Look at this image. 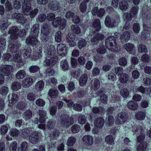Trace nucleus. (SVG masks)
I'll return each mask as SVG.
<instances>
[{"label": "nucleus", "mask_w": 151, "mask_h": 151, "mask_svg": "<svg viewBox=\"0 0 151 151\" xmlns=\"http://www.w3.org/2000/svg\"><path fill=\"white\" fill-rule=\"evenodd\" d=\"M29 36L26 40V43L32 46L36 45L38 43L37 37L39 33V25L36 24L31 29Z\"/></svg>", "instance_id": "obj_1"}, {"label": "nucleus", "mask_w": 151, "mask_h": 151, "mask_svg": "<svg viewBox=\"0 0 151 151\" xmlns=\"http://www.w3.org/2000/svg\"><path fill=\"white\" fill-rule=\"evenodd\" d=\"M116 35L115 37L113 36H109L105 40V44L106 47L109 50L113 51L118 52L120 49L118 45L116 42Z\"/></svg>", "instance_id": "obj_2"}, {"label": "nucleus", "mask_w": 151, "mask_h": 151, "mask_svg": "<svg viewBox=\"0 0 151 151\" xmlns=\"http://www.w3.org/2000/svg\"><path fill=\"white\" fill-rule=\"evenodd\" d=\"M22 10L23 13L25 15H30L31 18L34 17L38 12L37 9H35L32 11L31 7V2L30 0H24L22 2Z\"/></svg>", "instance_id": "obj_3"}, {"label": "nucleus", "mask_w": 151, "mask_h": 151, "mask_svg": "<svg viewBox=\"0 0 151 151\" xmlns=\"http://www.w3.org/2000/svg\"><path fill=\"white\" fill-rule=\"evenodd\" d=\"M74 122L73 118L66 114L62 115L60 117V123L64 127H68Z\"/></svg>", "instance_id": "obj_4"}, {"label": "nucleus", "mask_w": 151, "mask_h": 151, "mask_svg": "<svg viewBox=\"0 0 151 151\" xmlns=\"http://www.w3.org/2000/svg\"><path fill=\"white\" fill-rule=\"evenodd\" d=\"M128 118V114L126 112L119 113L116 116L115 123L118 125L123 124L127 121Z\"/></svg>", "instance_id": "obj_5"}, {"label": "nucleus", "mask_w": 151, "mask_h": 151, "mask_svg": "<svg viewBox=\"0 0 151 151\" xmlns=\"http://www.w3.org/2000/svg\"><path fill=\"white\" fill-rule=\"evenodd\" d=\"M66 20L65 19H61L60 17L55 18L52 22L53 26L55 27L60 26L61 29H63L66 26Z\"/></svg>", "instance_id": "obj_6"}, {"label": "nucleus", "mask_w": 151, "mask_h": 151, "mask_svg": "<svg viewBox=\"0 0 151 151\" xmlns=\"http://www.w3.org/2000/svg\"><path fill=\"white\" fill-rule=\"evenodd\" d=\"M13 69V66L9 65H2L0 68V70L2 74L6 76L9 75Z\"/></svg>", "instance_id": "obj_7"}, {"label": "nucleus", "mask_w": 151, "mask_h": 151, "mask_svg": "<svg viewBox=\"0 0 151 151\" xmlns=\"http://www.w3.org/2000/svg\"><path fill=\"white\" fill-rule=\"evenodd\" d=\"M18 28L16 26L10 27L8 31V34L11 35L10 38L12 40H16L18 38V34L17 32L19 31Z\"/></svg>", "instance_id": "obj_8"}, {"label": "nucleus", "mask_w": 151, "mask_h": 151, "mask_svg": "<svg viewBox=\"0 0 151 151\" xmlns=\"http://www.w3.org/2000/svg\"><path fill=\"white\" fill-rule=\"evenodd\" d=\"M48 58H47L43 62L44 65L45 66H52L57 61L58 57L56 56Z\"/></svg>", "instance_id": "obj_9"}, {"label": "nucleus", "mask_w": 151, "mask_h": 151, "mask_svg": "<svg viewBox=\"0 0 151 151\" xmlns=\"http://www.w3.org/2000/svg\"><path fill=\"white\" fill-rule=\"evenodd\" d=\"M48 7L54 11L60 10L61 8V4L60 3L56 1H51L48 4Z\"/></svg>", "instance_id": "obj_10"}, {"label": "nucleus", "mask_w": 151, "mask_h": 151, "mask_svg": "<svg viewBox=\"0 0 151 151\" xmlns=\"http://www.w3.org/2000/svg\"><path fill=\"white\" fill-rule=\"evenodd\" d=\"M58 52L60 55H65L67 53V48L65 44L60 43L57 44Z\"/></svg>", "instance_id": "obj_11"}, {"label": "nucleus", "mask_w": 151, "mask_h": 151, "mask_svg": "<svg viewBox=\"0 0 151 151\" xmlns=\"http://www.w3.org/2000/svg\"><path fill=\"white\" fill-rule=\"evenodd\" d=\"M39 136L38 134L36 132H33L29 137V142L33 144H36L38 142Z\"/></svg>", "instance_id": "obj_12"}, {"label": "nucleus", "mask_w": 151, "mask_h": 151, "mask_svg": "<svg viewBox=\"0 0 151 151\" xmlns=\"http://www.w3.org/2000/svg\"><path fill=\"white\" fill-rule=\"evenodd\" d=\"M51 30L49 24L43 23L41 28V33L44 36H47L50 33Z\"/></svg>", "instance_id": "obj_13"}, {"label": "nucleus", "mask_w": 151, "mask_h": 151, "mask_svg": "<svg viewBox=\"0 0 151 151\" xmlns=\"http://www.w3.org/2000/svg\"><path fill=\"white\" fill-rule=\"evenodd\" d=\"M82 140L84 144L86 146H91L93 142V137L89 135L84 136L83 137Z\"/></svg>", "instance_id": "obj_14"}, {"label": "nucleus", "mask_w": 151, "mask_h": 151, "mask_svg": "<svg viewBox=\"0 0 151 151\" xmlns=\"http://www.w3.org/2000/svg\"><path fill=\"white\" fill-rule=\"evenodd\" d=\"M66 40L67 42L69 43V44L70 47H73L76 45V36L73 34H71L67 36Z\"/></svg>", "instance_id": "obj_15"}, {"label": "nucleus", "mask_w": 151, "mask_h": 151, "mask_svg": "<svg viewBox=\"0 0 151 151\" xmlns=\"http://www.w3.org/2000/svg\"><path fill=\"white\" fill-rule=\"evenodd\" d=\"M33 82V79L32 78L27 77L23 80L22 82V86L25 88H28L32 85Z\"/></svg>", "instance_id": "obj_16"}, {"label": "nucleus", "mask_w": 151, "mask_h": 151, "mask_svg": "<svg viewBox=\"0 0 151 151\" xmlns=\"http://www.w3.org/2000/svg\"><path fill=\"white\" fill-rule=\"evenodd\" d=\"M20 46L21 45L17 42L12 44L10 41L9 47V50L12 52H17Z\"/></svg>", "instance_id": "obj_17"}, {"label": "nucleus", "mask_w": 151, "mask_h": 151, "mask_svg": "<svg viewBox=\"0 0 151 151\" xmlns=\"http://www.w3.org/2000/svg\"><path fill=\"white\" fill-rule=\"evenodd\" d=\"M116 23V21L113 19H111L109 16H106L105 21L106 25L108 27H112L114 26Z\"/></svg>", "instance_id": "obj_18"}, {"label": "nucleus", "mask_w": 151, "mask_h": 151, "mask_svg": "<svg viewBox=\"0 0 151 151\" xmlns=\"http://www.w3.org/2000/svg\"><path fill=\"white\" fill-rule=\"evenodd\" d=\"M46 50L48 58L55 56V48L53 45L48 46Z\"/></svg>", "instance_id": "obj_19"}, {"label": "nucleus", "mask_w": 151, "mask_h": 151, "mask_svg": "<svg viewBox=\"0 0 151 151\" xmlns=\"http://www.w3.org/2000/svg\"><path fill=\"white\" fill-rule=\"evenodd\" d=\"M104 38V35L101 34H98L96 35L91 39V42L94 45L97 44L99 41L101 40Z\"/></svg>", "instance_id": "obj_20"}, {"label": "nucleus", "mask_w": 151, "mask_h": 151, "mask_svg": "<svg viewBox=\"0 0 151 151\" xmlns=\"http://www.w3.org/2000/svg\"><path fill=\"white\" fill-rule=\"evenodd\" d=\"M104 123V119L101 117L97 118L94 120V125L98 128H101Z\"/></svg>", "instance_id": "obj_21"}, {"label": "nucleus", "mask_w": 151, "mask_h": 151, "mask_svg": "<svg viewBox=\"0 0 151 151\" xmlns=\"http://www.w3.org/2000/svg\"><path fill=\"white\" fill-rule=\"evenodd\" d=\"M38 113L40 116L39 122H44L46 118V112L45 111L41 109L39 110Z\"/></svg>", "instance_id": "obj_22"}, {"label": "nucleus", "mask_w": 151, "mask_h": 151, "mask_svg": "<svg viewBox=\"0 0 151 151\" xmlns=\"http://www.w3.org/2000/svg\"><path fill=\"white\" fill-rule=\"evenodd\" d=\"M130 35L129 33L126 31L124 32L121 36L120 39L122 42H125L127 41L130 38Z\"/></svg>", "instance_id": "obj_23"}, {"label": "nucleus", "mask_w": 151, "mask_h": 151, "mask_svg": "<svg viewBox=\"0 0 151 151\" xmlns=\"http://www.w3.org/2000/svg\"><path fill=\"white\" fill-rule=\"evenodd\" d=\"M100 86V82L98 79H93L91 81V88L94 90L99 89Z\"/></svg>", "instance_id": "obj_24"}, {"label": "nucleus", "mask_w": 151, "mask_h": 151, "mask_svg": "<svg viewBox=\"0 0 151 151\" xmlns=\"http://www.w3.org/2000/svg\"><path fill=\"white\" fill-rule=\"evenodd\" d=\"M21 131V136L24 138L26 139L28 137L31 131L30 129L25 128L22 129Z\"/></svg>", "instance_id": "obj_25"}, {"label": "nucleus", "mask_w": 151, "mask_h": 151, "mask_svg": "<svg viewBox=\"0 0 151 151\" xmlns=\"http://www.w3.org/2000/svg\"><path fill=\"white\" fill-rule=\"evenodd\" d=\"M26 75L25 71L24 70L18 71L15 74V78L18 79H22L24 78Z\"/></svg>", "instance_id": "obj_26"}, {"label": "nucleus", "mask_w": 151, "mask_h": 151, "mask_svg": "<svg viewBox=\"0 0 151 151\" xmlns=\"http://www.w3.org/2000/svg\"><path fill=\"white\" fill-rule=\"evenodd\" d=\"M48 93L52 98H55L58 96V92L56 89L53 88L50 89Z\"/></svg>", "instance_id": "obj_27"}, {"label": "nucleus", "mask_w": 151, "mask_h": 151, "mask_svg": "<svg viewBox=\"0 0 151 151\" xmlns=\"http://www.w3.org/2000/svg\"><path fill=\"white\" fill-rule=\"evenodd\" d=\"M128 4L127 2L125 0L120 1L119 4L120 9L122 11H126L128 9Z\"/></svg>", "instance_id": "obj_28"}, {"label": "nucleus", "mask_w": 151, "mask_h": 151, "mask_svg": "<svg viewBox=\"0 0 151 151\" xmlns=\"http://www.w3.org/2000/svg\"><path fill=\"white\" fill-rule=\"evenodd\" d=\"M92 26L94 28H96L97 31L100 30L101 26L100 20L98 19H95L93 22Z\"/></svg>", "instance_id": "obj_29"}, {"label": "nucleus", "mask_w": 151, "mask_h": 151, "mask_svg": "<svg viewBox=\"0 0 151 151\" xmlns=\"http://www.w3.org/2000/svg\"><path fill=\"white\" fill-rule=\"evenodd\" d=\"M128 108L132 110H136L138 108V106L137 103L132 101H130L127 104Z\"/></svg>", "instance_id": "obj_30"}, {"label": "nucleus", "mask_w": 151, "mask_h": 151, "mask_svg": "<svg viewBox=\"0 0 151 151\" xmlns=\"http://www.w3.org/2000/svg\"><path fill=\"white\" fill-rule=\"evenodd\" d=\"M28 143L26 142H22L18 148V151H27L28 147Z\"/></svg>", "instance_id": "obj_31"}, {"label": "nucleus", "mask_w": 151, "mask_h": 151, "mask_svg": "<svg viewBox=\"0 0 151 151\" xmlns=\"http://www.w3.org/2000/svg\"><path fill=\"white\" fill-rule=\"evenodd\" d=\"M129 78L128 75L125 73H124L120 75L119 79L121 82L122 83H125L128 81Z\"/></svg>", "instance_id": "obj_32"}, {"label": "nucleus", "mask_w": 151, "mask_h": 151, "mask_svg": "<svg viewBox=\"0 0 151 151\" xmlns=\"http://www.w3.org/2000/svg\"><path fill=\"white\" fill-rule=\"evenodd\" d=\"M147 143L146 142H144L140 143L137 147L138 151H145L147 147Z\"/></svg>", "instance_id": "obj_33"}, {"label": "nucleus", "mask_w": 151, "mask_h": 151, "mask_svg": "<svg viewBox=\"0 0 151 151\" xmlns=\"http://www.w3.org/2000/svg\"><path fill=\"white\" fill-rule=\"evenodd\" d=\"M88 80L87 75L86 74H84L82 75L80 77L79 80L80 85L81 86H83L86 83Z\"/></svg>", "instance_id": "obj_34"}, {"label": "nucleus", "mask_w": 151, "mask_h": 151, "mask_svg": "<svg viewBox=\"0 0 151 151\" xmlns=\"http://www.w3.org/2000/svg\"><path fill=\"white\" fill-rule=\"evenodd\" d=\"M146 115L145 112L142 111L137 112L135 114L136 119L139 120H143L145 118Z\"/></svg>", "instance_id": "obj_35"}, {"label": "nucleus", "mask_w": 151, "mask_h": 151, "mask_svg": "<svg viewBox=\"0 0 151 151\" xmlns=\"http://www.w3.org/2000/svg\"><path fill=\"white\" fill-rule=\"evenodd\" d=\"M21 87V85L20 82L15 81L12 83L11 88L14 91H17L20 89Z\"/></svg>", "instance_id": "obj_36"}, {"label": "nucleus", "mask_w": 151, "mask_h": 151, "mask_svg": "<svg viewBox=\"0 0 151 151\" xmlns=\"http://www.w3.org/2000/svg\"><path fill=\"white\" fill-rule=\"evenodd\" d=\"M44 84L43 81L40 80L38 81L35 85L36 90L38 91L42 90L44 87Z\"/></svg>", "instance_id": "obj_37"}, {"label": "nucleus", "mask_w": 151, "mask_h": 151, "mask_svg": "<svg viewBox=\"0 0 151 151\" xmlns=\"http://www.w3.org/2000/svg\"><path fill=\"white\" fill-rule=\"evenodd\" d=\"M70 29L73 33L76 34H79L81 32V29L78 25H72Z\"/></svg>", "instance_id": "obj_38"}, {"label": "nucleus", "mask_w": 151, "mask_h": 151, "mask_svg": "<svg viewBox=\"0 0 151 151\" xmlns=\"http://www.w3.org/2000/svg\"><path fill=\"white\" fill-rule=\"evenodd\" d=\"M31 52V49L29 47H28L22 50V52L24 58H27L30 57Z\"/></svg>", "instance_id": "obj_39"}, {"label": "nucleus", "mask_w": 151, "mask_h": 151, "mask_svg": "<svg viewBox=\"0 0 151 151\" xmlns=\"http://www.w3.org/2000/svg\"><path fill=\"white\" fill-rule=\"evenodd\" d=\"M76 138L73 136L71 137L68 139L67 144L68 146H72L76 142Z\"/></svg>", "instance_id": "obj_40"}, {"label": "nucleus", "mask_w": 151, "mask_h": 151, "mask_svg": "<svg viewBox=\"0 0 151 151\" xmlns=\"http://www.w3.org/2000/svg\"><path fill=\"white\" fill-rule=\"evenodd\" d=\"M134 47V45L131 43H127L124 45V48L128 52L132 51Z\"/></svg>", "instance_id": "obj_41"}, {"label": "nucleus", "mask_w": 151, "mask_h": 151, "mask_svg": "<svg viewBox=\"0 0 151 151\" xmlns=\"http://www.w3.org/2000/svg\"><path fill=\"white\" fill-rule=\"evenodd\" d=\"M6 40L4 37L0 38V49L1 50H4L5 48Z\"/></svg>", "instance_id": "obj_42"}, {"label": "nucleus", "mask_w": 151, "mask_h": 151, "mask_svg": "<svg viewBox=\"0 0 151 151\" xmlns=\"http://www.w3.org/2000/svg\"><path fill=\"white\" fill-rule=\"evenodd\" d=\"M60 66L63 70L65 71L68 69V65L67 61L66 60H63L61 62Z\"/></svg>", "instance_id": "obj_43"}, {"label": "nucleus", "mask_w": 151, "mask_h": 151, "mask_svg": "<svg viewBox=\"0 0 151 151\" xmlns=\"http://www.w3.org/2000/svg\"><path fill=\"white\" fill-rule=\"evenodd\" d=\"M55 122L52 119L49 120L47 122V127L49 129L51 130L54 127Z\"/></svg>", "instance_id": "obj_44"}, {"label": "nucleus", "mask_w": 151, "mask_h": 151, "mask_svg": "<svg viewBox=\"0 0 151 151\" xmlns=\"http://www.w3.org/2000/svg\"><path fill=\"white\" fill-rule=\"evenodd\" d=\"M78 45V48L81 50L86 46V42L85 40L81 39L79 40Z\"/></svg>", "instance_id": "obj_45"}, {"label": "nucleus", "mask_w": 151, "mask_h": 151, "mask_svg": "<svg viewBox=\"0 0 151 151\" xmlns=\"http://www.w3.org/2000/svg\"><path fill=\"white\" fill-rule=\"evenodd\" d=\"M150 56L146 53L143 54L141 57V60L142 61L145 63H148L150 61Z\"/></svg>", "instance_id": "obj_46"}, {"label": "nucleus", "mask_w": 151, "mask_h": 151, "mask_svg": "<svg viewBox=\"0 0 151 151\" xmlns=\"http://www.w3.org/2000/svg\"><path fill=\"white\" fill-rule=\"evenodd\" d=\"M138 51L139 53H147V49L145 45L143 44H140L138 47Z\"/></svg>", "instance_id": "obj_47"}, {"label": "nucleus", "mask_w": 151, "mask_h": 151, "mask_svg": "<svg viewBox=\"0 0 151 151\" xmlns=\"http://www.w3.org/2000/svg\"><path fill=\"white\" fill-rule=\"evenodd\" d=\"M105 141L106 143L108 145L113 144L114 140L113 137L110 135L107 136L105 138Z\"/></svg>", "instance_id": "obj_48"}, {"label": "nucleus", "mask_w": 151, "mask_h": 151, "mask_svg": "<svg viewBox=\"0 0 151 151\" xmlns=\"http://www.w3.org/2000/svg\"><path fill=\"white\" fill-rule=\"evenodd\" d=\"M120 94L123 97L126 98L129 95V92L127 89L124 88L120 91Z\"/></svg>", "instance_id": "obj_49"}, {"label": "nucleus", "mask_w": 151, "mask_h": 151, "mask_svg": "<svg viewBox=\"0 0 151 151\" xmlns=\"http://www.w3.org/2000/svg\"><path fill=\"white\" fill-rule=\"evenodd\" d=\"M27 105L26 102L21 101L19 102L16 106L17 109L19 110H22L24 109Z\"/></svg>", "instance_id": "obj_50"}, {"label": "nucleus", "mask_w": 151, "mask_h": 151, "mask_svg": "<svg viewBox=\"0 0 151 151\" xmlns=\"http://www.w3.org/2000/svg\"><path fill=\"white\" fill-rule=\"evenodd\" d=\"M24 118L26 120L29 119L32 116V112L31 110H28L24 114Z\"/></svg>", "instance_id": "obj_51"}, {"label": "nucleus", "mask_w": 151, "mask_h": 151, "mask_svg": "<svg viewBox=\"0 0 151 151\" xmlns=\"http://www.w3.org/2000/svg\"><path fill=\"white\" fill-rule=\"evenodd\" d=\"M114 119L112 116H109L106 120L107 125L109 126H112L114 123Z\"/></svg>", "instance_id": "obj_52"}, {"label": "nucleus", "mask_w": 151, "mask_h": 151, "mask_svg": "<svg viewBox=\"0 0 151 151\" xmlns=\"http://www.w3.org/2000/svg\"><path fill=\"white\" fill-rule=\"evenodd\" d=\"M81 129L80 126L78 124H74L71 127V130L73 133H76L78 132Z\"/></svg>", "instance_id": "obj_53"}, {"label": "nucleus", "mask_w": 151, "mask_h": 151, "mask_svg": "<svg viewBox=\"0 0 151 151\" xmlns=\"http://www.w3.org/2000/svg\"><path fill=\"white\" fill-rule=\"evenodd\" d=\"M9 91V88L6 86H2L0 89V93L2 95H6Z\"/></svg>", "instance_id": "obj_54"}, {"label": "nucleus", "mask_w": 151, "mask_h": 151, "mask_svg": "<svg viewBox=\"0 0 151 151\" xmlns=\"http://www.w3.org/2000/svg\"><path fill=\"white\" fill-rule=\"evenodd\" d=\"M103 109L101 107H94L92 109V112L95 114H99L103 111Z\"/></svg>", "instance_id": "obj_55"}, {"label": "nucleus", "mask_w": 151, "mask_h": 151, "mask_svg": "<svg viewBox=\"0 0 151 151\" xmlns=\"http://www.w3.org/2000/svg\"><path fill=\"white\" fill-rule=\"evenodd\" d=\"M55 41L58 42H60L62 41L61 32L60 31L57 32L55 35Z\"/></svg>", "instance_id": "obj_56"}, {"label": "nucleus", "mask_w": 151, "mask_h": 151, "mask_svg": "<svg viewBox=\"0 0 151 151\" xmlns=\"http://www.w3.org/2000/svg\"><path fill=\"white\" fill-rule=\"evenodd\" d=\"M36 94L30 92L28 94L27 96V99L30 101H34L36 99Z\"/></svg>", "instance_id": "obj_57"}, {"label": "nucleus", "mask_w": 151, "mask_h": 151, "mask_svg": "<svg viewBox=\"0 0 151 151\" xmlns=\"http://www.w3.org/2000/svg\"><path fill=\"white\" fill-rule=\"evenodd\" d=\"M17 147V143L16 141L12 142L9 145V149L11 151H16Z\"/></svg>", "instance_id": "obj_58"}, {"label": "nucleus", "mask_w": 151, "mask_h": 151, "mask_svg": "<svg viewBox=\"0 0 151 151\" xmlns=\"http://www.w3.org/2000/svg\"><path fill=\"white\" fill-rule=\"evenodd\" d=\"M78 62L80 65H85L86 59L83 56H80L77 58Z\"/></svg>", "instance_id": "obj_59"}, {"label": "nucleus", "mask_w": 151, "mask_h": 151, "mask_svg": "<svg viewBox=\"0 0 151 151\" xmlns=\"http://www.w3.org/2000/svg\"><path fill=\"white\" fill-rule=\"evenodd\" d=\"M138 9V7L137 6H134L131 9L130 12L132 14L133 17L136 16L137 13Z\"/></svg>", "instance_id": "obj_60"}, {"label": "nucleus", "mask_w": 151, "mask_h": 151, "mask_svg": "<svg viewBox=\"0 0 151 151\" xmlns=\"http://www.w3.org/2000/svg\"><path fill=\"white\" fill-rule=\"evenodd\" d=\"M8 26L7 20H2L0 22V27L2 29L5 30L7 28Z\"/></svg>", "instance_id": "obj_61"}, {"label": "nucleus", "mask_w": 151, "mask_h": 151, "mask_svg": "<svg viewBox=\"0 0 151 151\" xmlns=\"http://www.w3.org/2000/svg\"><path fill=\"white\" fill-rule=\"evenodd\" d=\"M21 0H13V4L14 7L16 9H19L21 6Z\"/></svg>", "instance_id": "obj_62"}, {"label": "nucleus", "mask_w": 151, "mask_h": 151, "mask_svg": "<svg viewBox=\"0 0 151 151\" xmlns=\"http://www.w3.org/2000/svg\"><path fill=\"white\" fill-rule=\"evenodd\" d=\"M45 101L40 99H37L35 101L36 104L39 106H43L45 105Z\"/></svg>", "instance_id": "obj_63"}, {"label": "nucleus", "mask_w": 151, "mask_h": 151, "mask_svg": "<svg viewBox=\"0 0 151 151\" xmlns=\"http://www.w3.org/2000/svg\"><path fill=\"white\" fill-rule=\"evenodd\" d=\"M60 132L58 130H55L53 131L50 135V137L53 139H56L59 136Z\"/></svg>", "instance_id": "obj_64"}]
</instances>
